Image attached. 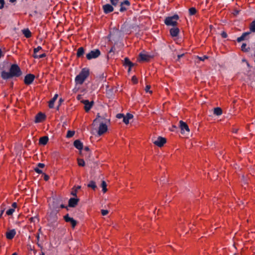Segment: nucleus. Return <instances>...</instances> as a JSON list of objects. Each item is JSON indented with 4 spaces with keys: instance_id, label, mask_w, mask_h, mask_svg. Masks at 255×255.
<instances>
[{
    "instance_id": "nucleus-30",
    "label": "nucleus",
    "mask_w": 255,
    "mask_h": 255,
    "mask_svg": "<svg viewBox=\"0 0 255 255\" xmlns=\"http://www.w3.org/2000/svg\"><path fill=\"white\" fill-rule=\"evenodd\" d=\"M222 114V110L219 107H217L214 109V114L217 116H220Z\"/></svg>"
},
{
    "instance_id": "nucleus-17",
    "label": "nucleus",
    "mask_w": 255,
    "mask_h": 255,
    "mask_svg": "<svg viewBox=\"0 0 255 255\" xmlns=\"http://www.w3.org/2000/svg\"><path fill=\"white\" fill-rule=\"evenodd\" d=\"M179 29L175 26L170 29V34L172 37H177L179 33Z\"/></svg>"
},
{
    "instance_id": "nucleus-2",
    "label": "nucleus",
    "mask_w": 255,
    "mask_h": 255,
    "mask_svg": "<svg viewBox=\"0 0 255 255\" xmlns=\"http://www.w3.org/2000/svg\"><path fill=\"white\" fill-rule=\"evenodd\" d=\"M90 71L89 69L84 68L82 69L80 73L77 75L75 79L76 84H82L87 78L89 76Z\"/></svg>"
},
{
    "instance_id": "nucleus-9",
    "label": "nucleus",
    "mask_w": 255,
    "mask_h": 255,
    "mask_svg": "<svg viewBox=\"0 0 255 255\" xmlns=\"http://www.w3.org/2000/svg\"><path fill=\"white\" fill-rule=\"evenodd\" d=\"M114 5H113L111 3H107L103 5L102 8L104 11V12L105 14H108L113 12L114 10Z\"/></svg>"
},
{
    "instance_id": "nucleus-59",
    "label": "nucleus",
    "mask_w": 255,
    "mask_h": 255,
    "mask_svg": "<svg viewBox=\"0 0 255 255\" xmlns=\"http://www.w3.org/2000/svg\"><path fill=\"white\" fill-rule=\"evenodd\" d=\"M4 209H2L1 210V213H0V218H1L2 217V215L4 212Z\"/></svg>"
},
{
    "instance_id": "nucleus-43",
    "label": "nucleus",
    "mask_w": 255,
    "mask_h": 255,
    "mask_svg": "<svg viewBox=\"0 0 255 255\" xmlns=\"http://www.w3.org/2000/svg\"><path fill=\"white\" fill-rule=\"evenodd\" d=\"M41 49H42V47L40 46H38L37 47L34 49L33 52L35 54H36Z\"/></svg>"
},
{
    "instance_id": "nucleus-7",
    "label": "nucleus",
    "mask_w": 255,
    "mask_h": 255,
    "mask_svg": "<svg viewBox=\"0 0 255 255\" xmlns=\"http://www.w3.org/2000/svg\"><path fill=\"white\" fill-rule=\"evenodd\" d=\"M166 139L165 138L158 136L155 140H153V143L158 147H162L166 143Z\"/></svg>"
},
{
    "instance_id": "nucleus-12",
    "label": "nucleus",
    "mask_w": 255,
    "mask_h": 255,
    "mask_svg": "<svg viewBox=\"0 0 255 255\" xmlns=\"http://www.w3.org/2000/svg\"><path fill=\"white\" fill-rule=\"evenodd\" d=\"M64 219L66 222L70 223L73 228H74L77 225V221L73 218L69 217L68 214L64 216Z\"/></svg>"
},
{
    "instance_id": "nucleus-40",
    "label": "nucleus",
    "mask_w": 255,
    "mask_h": 255,
    "mask_svg": "<svg viewBox=\"0 0 255 255\" xmlns=\"http://www.w3.org/2000/svg\"><path fill=\"white\" fill-rule=\"evenodd\" d=\"M78 165L80 166H84L85 165V161L82 159H78Z\"/></svg>"
},
{
    "instance_id": "nucleus-41",
    "label": "nucleus",
    "mask_w": 255,
    "mask_h": 255,
    "mask_svg": "<svg viewBox=\"0 0 255 255\" xmlns=\"http://www.w3.org/2000/svg\"><path fill=\"white\" fill-rule=\"evenodd\" d=\"M197 58L201 61H204L205 59H208V57L206 55H204L203 56H201V57H200V56H197Z\"/></svg>"
},
{
    "instance_id": "nucleus-38",
    "label": "nucleus",
    "mask_w": 255,
    "mask_h": 255,
    "mask_svg": "<svg viewBox=\"0 0 255 255\" xmlns=\"http://www.w3.org/2000/svg\"><path fill=\"white\" fill-rule=\"evenodd\" d=\"M101 119V120H104V118L101 117L100 115H99V114H98V115H97V118L94 120L93 121V125H95L96 123L98 122V121L99 120V119Z\"/></svg>"
},
{
    "instance_id": "nucleus-33",
    "label": "nucleus",
    "mask_w": 255,
    "mask_h": 255,
    "mask_svg": "<svg viewBox=\"0 0 255 255\" xmlns=\"http://www.w3.org/2000/svg\"><path fill=\"white\" fill-rule=\"evenodd\" d=\"M241 50L243 52H247L249 51L250 48L249 47H247V45L246 43H243L241 46Z\"/></svg>"
},
{
    "instance_id": "nucleus-10",
    "label": "nucleus",
    "mask_w": 255,
    "mask_h": 255,
    "mask_svg": "<svg viewBox=\"0 0 255 255\" xmlns=\"http://www.w3.org/2000/svg\"><path fill=\"white\" fill-rule=\"evenodd\" d=\"M81 103L84 104V109L86 112H89L94 105V102H90L88 100H83Z\"/></svg>"
},
{
    "instance_id": "nucleus-25",
    "label": "nucleus",
    "mask_w": 255,
    "mask_h": 255,
    "mask_svg": "<svg viewBox=\"0 0 255 255\" xmlns=\"http://www.w3.org/2000/svg\"><path fill=\"white\" fill-rule=\"evenodd\" d=\"M58 94H55L53 98L49 101V107L50 108H53L54 107V105L55 101L57 100L58 98Z\"/></svg>"
},
{
    "instance_id": "nucleus-4",
    "label": "nucleus",
    "mask_w": 255,
    "mask_h": 255,
    "mask_svg": "<svg viewBox=\"0 0 255 255\" xmlns=\"http://www.w3.org/2000/svg\"><path fill=\"white\" fill-rule=\"evenodd\" d=\"M9 71L13 77H18L22 74V72L20 68L15 64L11 65Z\"/></svg>"
},
{
    "instance_id": "nucleus-8",
    "label": "nucleus",
    "mask_w": 255,
    "mask_h": 255,
    "mask_svg": "<svg viewBox=\"0 0 255 255\" xmlns=\"http://www.w3.org/2000/svg\"><path fill=\"white\" fill-rule=\"evenodd\" d=\"M35 77L33 74H27L25 76L24 79V82L25 84H26L27 85L31 84L33 83V82L35 79Z\"/></svg>"
},
{
    "instance_id": "nucleus-62",
    "label": "nucleus",
    "mask_w": 255,
    "mask_h": 255,
    "mask_svg": "<svg viewBox=\"0 0 255 255\" xmlns=\"http://www.w3.org/2000/svg\"><path fill=\"white\" fill-rule=\"evenodd\" d=\"M60 207L61 208H65V206H64L63 204H60Z\"/></svg>"
},
{
    "instance_id": "nucleus-42",
    "label": "nucleus",
    "mask_w": 255,
    "mask_h": 255,
    "mask_svg": "<svg viewBox=\"0 0 255 255\" xmlns=\"http://www.w3.org/2000/svg\"><path fill=\"white\" fill-rule=\"evenodd\" d=\"M46 55L45 53H43L42 54L39 55L38 56H35V58L36 59H39V58H42L45 57H46Z\"/></svg>"
},
{
    "instance_id": "nucleus-52",
    "label": "nucleus",
    "mask_w": 255,
    "mask_h": 255,
    "mask_svg": "<svg viewBox=\"0 0 255 255\" xmlns=\"http://www.w3.org/2000/svg\"><path fill=\"white\" fill-rule=\"evenodd\" d=\"M239 13V11L238 10H235L233 12V14L235 16L237 15Z\"/></svg>"
},
{
    "instance_id": "nucleus-53",
    "label": "nucleus",
    "mask_w": 255,
    "mask_h": 255,
    "mask_svg": "<svg viewBox=\"0 0 255 255\" xmlns=\"http://www.w3.org/2000/svg\"><path fill=\"white\" fill-rule=\"evenodd\" d=\"M37 11L35 10V11H33V12L32 13H30V14H29V15H30V16H33V15H35V14H37Z\"/></svg>"
},
{
    "instance_id": "nucleus-18",
    "label": "nucleus",
    "mask_w": 255,
    "mask_h": 255,
    "mask_svg": "<svg viewBox=\"0 0 255 255\" xmlns=\"http://www.w3.org/2000/svg\"><path fill=\"white\" fill-rule=\"evenodd\" d=\"M16 234V231L14 229H12L8 232H7L5 234L6 237L8 240L12 239Z\"/></svg>"
},
{
    "instance_id": "nucleus-19",
    "label": "nucleus",
    "mask_w": 255,
    "mask_h": 255,
    "mask_svg": "<svg viewBox=\"0 0 255 255\" xmlns=\"http://www.w3.org/2000/svg\"><path fill=\"white\" fill-rule=\"evenodd\" d=\"M74 146L78 150L81 151L83 149V143L79 139H77L74 142Z\"/></svg>"
},
{
    "instance_id": "nucleus-32",
    "label": "nucleus",
    "mask_w": 255,
    "mask_h": 255,
    "mask_svg": "<svg viewBox=\"0 0 255 255\" xmlns=\"http://www.w3.org/2000/svg\"><path fill=\"white\" fill-rule=\"evenodd\" d=\"M250 33L251 32H255V19L254 20L250 25Z\"/></svg>"
},
{
    "instance_id": "nucleus-35",
    "label": "nucleus",
    "mask_w": 255,
    "mask_h": 255,
    "mask_svg": "<svg viewBox=\"0 0 255 255\" xmlns=\"http://www.w3.org/2000/svg\"><path fill=\"white\" fill-rule=\"evenodd\" d=\"M197 12L196 9L194 7H192L189 9V13L190 15H193L195 14Z\"/></svg>"
},
{
    "instance_id": "nucleus-23",
    "label": "nucleus",
    "mask_w": 255,
    "mask_h": 255,
    "mask_svg": "<svg viewBox=\"0 0 255 255\" xmlns=\"http://www.w3.org/2000/svg\"><path fill=\"white\" fill-rule=\"evenodd\" d=\"M44 166H45L44 164L41 163H39L37 164V166L34 168V170L38 174H42V171L40 169V168H43L44 167Z\"/></svg>"
},
{
    "instance_id": "nucleus-36",
    "label": "nucleus",
    "mask_w": 255,
    "mask_h": 255,
    "mask_svg": "<svg viewBox=\"0 0 255 255\" xmlns=\"http://www.w3.org/2000/svg\"><path fill=\"white\" fill-rule=\"evenodd\" d=\"M75 134L74 131L68 130L67 133L66 137L70 138L72 137Z\"/></svg>"
},
{
    "instance_id": "nucleus-46",
    "label": "nucleus",
    "mask_w": 255,
    "mask_h": 255,
    "mask_svg": "<svg viewBox=\"0 0 255 255\" xmlns=\"http://www.w3.org/2000/svg\"><path fill=\"white\" fill-rule=\"evenodd\" d=\"M150 88V85H146V86L145 87V92L146 93L149 92L150 93H151L152 91H149Z\"/></svg>"
},
{
    "instance_id": "nucleus-58",
    "label": "nucleus",
    "mask_w": 255,
    "mask_h": 255,
    "mask_svg": "<svg viewBox=\"0 0 255 255\" xmlns=\"http://www.w3.org/2000/svg\"><path fill=\"white\" fill-rule=\"evenodd\" d=\"M9 2L11 3L14 4L16 2V0H9Z\"/></svg>"
},
{
    "instance_id": "nucleus-3",
    "label": "nucleus",
    "mask_w": 255,
    "mask_h": 255,
    "mask_svg": "<svg viewBox=\"0 0 255 255\" xmlns=\"http://www.w3.org/2000/svg\"><path fill=\"white\" fill-rule=\"evenodd\" d=\"M179 17L178 14H175L171 16H167L164 19V23L167 26H176L178 23L177 20Z\"/></svg>"
},
{
    "instance_id": "nucleus-28",
    "label": "nucleus",
    "mask_w": 255,
    "mask_h": 255,
    "mask_svg": "<svg viewBox=\"0 0 255 255\" xmlns=\"http://www.w3.org/2000/svg\"><path fill=\"white\" fill-rule=\"evenodd\" d=\"M84 52L85 50L83 47H81L79 48L77 50V56L78 57H81L83 56L84 54Z\"/></svg>"
},
{
    "instance_id": "nucleus-24",
    "label": "nucleus",
    "mask_w": 255,
    "mask_h": 255,
    "mask_svg": "<svg viewBox=\"0 0 255 255\" xmlns=\"http://www.w3.org/2000/svg\"><path fill=\"white\" fill-rule=\"evenodd\" d=\"M134 64L132 63L128 57H126L124 59V65L125 66H128L132 67Z\"/></svg>"
},
{
    "instance_id": "nucleus-22",
    "label": "nucleus",
    "mask_w": 255,
    "mask_h": 255,
    "mask_svg": "<svg viewBox=\"0 0 255 255\" xmlns=\"http://www.w3.org/2000/svg\"><path fill=\"white\" fill-rule=\"evenodd\" d=\"M133 118V115L129 113H127L125 117H124V119H123V122L126 125L129 123V120Z\"/></svg>"
},
{
    "instance_id": "nucleus-1",
    "label": "nucleus",
    "mask_w": 255,
    "mask_h": 255,
    "mask_svg": "<svg viewBox=\"0 0 255 255\" xmlns=\"http://www.w3.org/2000/svg\"><path fill=\"white\" fill-rule=\"evenodd\" d=\"M111 3L114 5L115 6H117L119 3L120 8L119 11L121 12H124L126 11L131 5V3L128 0H123L120 2V0H109Z\"/></svg>"
},
{
    "instance_id": "nucleus-13",
    "label": "nucleus",
    "mask_w": 255,
    "mask_h": 255,
    "mask_svg": "<svg viewBox=\"0 0 255 255\" xmlns=\"http://www.w3.org/2000/svg\"><path fill=\"white\" fill-rule=\"evenodd\" d=\"M46 116L45 114L40 112L38 113L35 116V122L36 123H38L42 122L45 120Z\"/></svg>"
},
{
    "instance_id": "nucleus-49",
    "label": "nucleus",
    "mask_w": 255,
    "mask_h": 255,
    "mask_svg": "<svg viewBox=\"0 0 255 255\" xmlns=\"http://www.w3.org/2000/svg\"><path fill=\"white\" fill-rule=\"evenodd\" d=\"M101 213L103 216H106L108 213V211L107 210H101Z\"/></svg>"
},
{
    "instance_id": "nucleus-63",
    "label": "nucleus",
    "mask_w": 255,
    "mask_h": 255,
    "mask_svg": "<svg viewBox=\"0 0 255 255\" xmlns=\"http://www.w3.org/2000/svg\"><path fill=\"white\" fill-rule=\"evenodd\" d=\"M246 63H247V66L248 67H250V64L249 63V62L248 61H246Z\"/></svg>"
},
{
    "instance_id": "nucleus-11",
    "label": "nucleus",
    "mask_w": 255,
    "mask_h": 255,
    "mask_svg": "<svg viewBox=\"0 0 255 255\" xmlns=\"http://www.w3.org/2000/svg\"><path fill=\"white\" fill-rule=\"evenodd\" d=\"M108 130V127L106 124L101 123L100 124L98 134L99 135H101L105 133Z\"/></svg>"
},
{
    "instance_id": "nucleus-14",
    "label": "nucleus",
    "mask_w": 255,
    "mask_h": 255,
    "mask_svg": "<svg viewBox=\"0 0 255 255\" xmlns=\"http://www.w3.org/2000/svg\"><path fill=\"white\" fill-rule=\"evenodd\" d=\"M79 201V199L77 198H71L68 201V206L70 207H75Z\"/></svg>"
},
{
    "instance_id": "nucleus-50",
    "label": "nucleus",
    "mask_w": 255,
    "mask_h": 255,
    "mask_svg": "<svg viewBox=\"0 0 255 255\" xmlns=\"http://www.w3.org/2000/svg\"><path fill=\"white\" fill-rule=\"evenodd\" d=\"M132 80L134 83H137V79L134 76L132 77Z\"/></svg>"
},
{
    "instance_id": "nucleus-44",
    "label": "nucleus",
    "mask_w": 255,
    "mask_h": 255,
    "mask_svg": "<svg viewBox=\"0 0 255 255\" xmlns=\"http://www.w3.org/2000/svg\"><path fill=\"white\" fill-rule=\"evenodd\" d=\"M77 189H74V188L72 189V191L71 192V194L74 196H77Z\"/></svg>"
},
{
    "instance_id": "nucleus-37",
    "label": "nucleus",
    "mask_w": 255,
    "mask_h": 255,
    "mask_svg": "<svg viewBox=\"0 0 255 255\" xmlns=\"http://www.w3.org/2000/svg\"><path fill=\"white\" fill-rule=\"evenodd\" d=\"M29 220L31 223H35V222H38L39 221V219L37 216H34L30 218Z\"/></svg>"
},
{
    "instance_id": "nucleus-60",
    "label": "nucleus",
    "mask_w": 255,
    "mask_h": 255,
    "mask_svg": "<svg viewBox=\"0 0 255 255\" xmlns=\"http://www.w3.org/2000/svg\"><path fill=\"white\" fill-rule=\"evenodd\" d=\"M63 101H64V100L62 98H60L59 100V105H60Z\"/></svg>"
},
{
    "instance_id": "nucleus-16",
    "label": "nucleus",
    "mask_w": 255,
    "mask_h": 255,
    "mask_svg": "<svg viewBox=\"0 0 255 255\" xmlns=\"http://www.w3.org/2000/svg\"><path fill=\"white\" fill-rule=\"evenodd\" d=\"M1 77L3 80H8L13 78L10 71L6 72L5 71H2L1 72Z\"/></svg>"
},
{
    "instance_id": "nucleus-54",
    "label": "nucleus",
    "mask_w": 255,
    "mask_h": 255,
    "mask_svg": "<svg viewBox=\"0 0 255 255\" xmlns=\"http://www.w3.org/2000/svg\"><path fill=\"white\" fill-rule=\"evenodd\" d=\"M50 176H44V179L45 181H47L49 179Z\"/></svg>"
},
{
    "instance_id": "nucleus-61",
    "label": "nucleus",
    "mask_w": 255,
    "mask_h": 255,
    "mask_svg": "<svg viewBox=\"0 0 255 255\" xmlns=\"http://www.w3.org/2000/svg\"><path fill=\"white\" fill-rule=\"evenodd\" d=\"M251 56L255 59V50H254V54H252Z\"/></svg>"
},
{
    "instance_id": "nucleus-15",
    "label": "nucleus",
    "mask_w": 255,
    "mask_h": 255,
    "mask_svg": "<svg viewBox=\"0 0 255 255\" xmlns=\"http://www.w3.org/2000/svg\"><path fill=\"white\" fill-rule=\"evenodd\" d=\"M151 58V56L148 54L140 53L139 55V61H140L147 62Z\"/></svg>"
},
{
    "instance_id": "nucleus-27",
    "label": "nucleus",
    "mask_w": 255,
    "mask_h": 255,
    "mask_svg": "<svg viewBox=\"0 0 255 255\" xmlns=\"http://www.w3.org/2000/svg\"><path fill=\"white\" fill-rule=\"evenodd\" d=\"M22 33L24 34V36L26 38H30L31 36V32L29 30V29H24L22 30Z\"/></svg>"
},
{
    "instance_id": "nucleus-47",
    "label": "nucleus",
    "mask_w": 255,
    "mask_h": 255,
    "mask_svg": "<svg viewBox=\"0 0 255 255\" xmlns=\"http://www.w3.org/2000/svg\"><path fill=\"white\" fill-rule=\"evenodd\" d=\"M221 35L222 37L224 38H226L228 36V34L225 31H222Z\"/></svg>"
},
{
    "instance_id": "nucleus-39",
    "label": "nucleus",
    "mask_w": 255,
    "mask_h": 255,
    "mask_svg": "<svg viewBox=\"0 0 255 255\" xmlns=\"http://www.w3.org/2000/svg\"><path fill=\"white\" fill-rule=\"evenodd\" d=\"M14 209L12 208L9 209L7 210L6 212V214L8 216H10L13 214V212H14Z\"/></svg>"
},
{
    "instance_id": "nucleus-6",
    "label": "nucleus",
    "mask_w": 255,
    "mask_h": 255,
    "mask_svg": "<svg viewBox=\"0 0 255 255\" xmlns=\"http://www.w3.org/2000/svg\"><path fill=\"white\" fill-rule=\"evenodd\" d=\"M48 202L50 207L52 209L57 211V209L59 208L60 205V200L53 198L52 201H48Z\"/></svg>"
},
{
    "instance_id": "nucleus-55",
    "label": "nucleus",
    "mask_w": 255,
    "mask_h": 255,
    "mask_svg": "<svg viewBox=\"0 0 255 255\" xmlns=\"http://www.w3.org/2000/svg\"><path fill=\"white\" fill-rule=\"evenodd\" d=\"M84 150L86 151H89V147L88 146H85L84 148Z\"/></svg>"
},
{
    "instance_id": "nucleus-51",
    "label": "nucleus",
    "mask_w": 255,
    "mask_h": 255,
    "mask_svg": "<svg viewBox=\"0 0 255 255\" xmlns=\"http://www.w3.org/2000/svg\"><path fill=\"white\" fill-rule=\"evenodd\" d=\"M17 207V204L16 202H13L12 204V209H14L15 210V209Z\"/></svg>"
},
{
    "instance_id": "nucleus-21",
    "label": "nucleus",
    "mask_w": 255,
    "mask_h": 255,
    "mask_svg": "<svg viewBox=\"0 0 255 255\" xmlns=\"http://www.w3.org/2000/svg\"><path fill=\"white\" fill-rule=\"evenodd\" d=\"M49 140V138L47 136H44L40 137L39 139V144L42 145H45L47 144Z\"/></svg>"
},
{
    "instance_id": "nucleus-56",
    "label": "nucleus",
    "mask_w": 255,
    "mask_h": 255,
    "mask_svg": "<svg viewBox=\"0 0 255 255\" xmlns=\"http://www.w3.org/2000/svg\"><path fill=\"white\" fill-rule=\"evenodd\" d=\"M73 188H74V189H77V191L78 189H80L81 186H77L76 187L74 186Z\"/></svg>"
},
{
    "instance_id": "nucleus-57",
    "label": "nucleus",
    "mask_w": 255,
    "mask_h": 255,
    "mask_svg": "<svg viewBox=\"0 0 255 255\" xmlns=\"http://www.w3.org/2000/svg\"><path fill=\"white\" fill-rule=\"evenodd\" d=\"M184 56V54H180L178 55V60L180 59L181 57H182Z\"/></svg>"
},
{
    "instance_id": "nucleus-5",
    "label": "nucleus",
    "mask_w": 255,
    "mask_h": 255,
    "mask_svg": "<svg viewBox=\"0 0 255 255\" xmlns=\"http://www.w3.org/2000/svg\"><path fill=\"white\" fill-rule=\"evenodd\" d=\"M101 55V52L99 49H96L91 50L86 55V58L88 60H91L92 59H96Z\"/></svg>"
},
{
    "instance_id": "nucleus-29",
    "label": "nucleus",
    "mask_w": 255,
    "mask_h": 255,
    "mask_svg": "<svg viewBox=\"0 0 255 255\" xmlns=\"http://www.w3.org/2000/svg\"><path fill=\"white\" fill-rule=\"evenodd\" d=\"M116 50V48L114 46L112 47V48L110 49V50L108 52V54L107 56V58L108 59L111 58L113 56V55L114 54L115 51Z\"/></svg>"
},
{
    "instance_id": "nucleus-26",
    "label": "nucleus",
    "mask_w": 255,
    "mask_h": 255,
    "mask_svg": "<svg viewBox=\"0 0 255 255\" xmlns=\"http://www.w3.org/2000/svg\"><path fill=\"white\" fill-rule=\"evenodd\" d=\"M250 34V32H246L242 34V35L237 38V41L238 42H240L245 39L246 37Z\"/></svg>"
},
{
    "instance_id": "nucleus-45",
    "label": "nucleus",
    "mask_w": 255,
    "mask_h": 255,
    "mask_svg": "<svg viewBox=\"0 0 255 255\" xmlns=\"http://www.w3.org/2000/svg\"><path fill=\"white\" fill-rule=\"evenodd\" d=\"M5 4L4 0H0V9H2L4 7V5Z\"/></svg>"
},
{
    "instance_id": "nucleus-48",
    "label": "nucleus",
    "mask_w": 255,
    "mask_h": 255,
    "mask_svg": "<svg viewBox=\"0 0 255 255\" xmlns=\"http://www.w3.org/2000/svg\"><path fill=\"white\" fill-rule=\"evenodd\" d=\"M116 117L119 119H122V118H123L124 119V117H125V115L123 114H118L117 115Z\"/></svg>"
},
{
    "instance_id": "nucleus-31",
    "label": "nucleus",
    "mask_w": 255,
    "mask_h": 255,
    "mask_svg": "<svg viewBox=\"0 0 255 255\" xmlns=\"http://www.w3.org/2000/svg\"><path fill=\"white\" fill-rule=\"evenodd\" d=\"M88 187H90L93 189L94 190H95L97 188V185L96 184L95 182L94 181H90L89 183L87 185Z\"/></svg>"
},
{
    "instance_id": "nucleus-64",
    "label": "nucleus",
    "mask_w": 255,
    "mask_h": 255,
    "mask_svg": "<svg viewBox=\"0 0 255 255\" xmlns=\"http://www.w3.org/2000/svg\"><path fill=\"white\" fill-rule=\"evenodd\" d=\"M237 131H238V129H234V130H233V132H234V133H237Z\"/></svg>"
},
{
    "instance_id": "nucleus-20",
    "label": "nucleus",
    "mask_w": 255,
    "mask_h": 255,
    "mask_svg": "<svg viewBox=\"0 0 255 255\" xmlns=\"http://www.w3.org/2000/svg\"><path fill=\"white\" fill-rule=\"evenodd\" d=\"M180 124V128H181V130L183 131H189V128L185 122H183L182 121H180L179 122Z\"/></svg>"
},
{
    "instance_id": "nucleus-34",
    "label": "nucleus",
    "mask_w": 255,
    "mask_h": 255,
    "mask_svg": "<svg viewBox=\"0 0 255 255\" xmlns=\"http://www.w3.org/2000/svg\"><path fill=\"white\" fill-rule=\"evenodd\" d=\"M101 187L102 188V191L103 193H106L107 191V183L105 181H102L101 183Z\"/></svg>"
}]
</instances>
